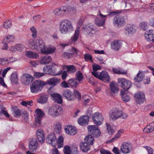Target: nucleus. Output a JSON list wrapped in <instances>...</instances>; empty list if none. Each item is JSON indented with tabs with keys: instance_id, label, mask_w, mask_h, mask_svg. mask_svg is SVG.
<instances>
[{
	"instance_id": "obj_1",
	"label": "nucleus",
	"mask_w": 154,
	"mask_h": 154,
	"mask_svg": "<svg viewBox=\"0 0 154 154\" xmlns=\"http://www.w3.org/2000/svg\"><path fill=\"white\" fill-rule=\"evenodd\" d=\"M59 29L62 33L66 34L74 30V27L70 20H64L60 23Z\"/></svg>"
},
{
	"instance_id": "obj_2",
	"label": "nucleus",
	"mask_w": 154,
	"mask_h": 154,
	"mask_svg": "<svg viewBox=\"0 0 154 154\" xmlns=\"http://www.w3.org/2000/svg\"><path fill=\"white\" fill-rule=\"evenodd\" d=\"M109 117L112 120H116L120 118L126 119L128 117V115L125 113L123 112L117 108H114L110 111Z\"/></svg>"
},
{
	"instance_id": "obj_3",
	"label": "nucleus",
	"mask_w": 154,
	"mask_h": 154,
	"mask_svg": "<svg viewBox=\"0 0 154 154\" xmlns=\"http://www.w3.org/2000/svg\"><path fill=\"white\" fill-rule=\"evenodd\" d=\"M45 83L41 81H35L30 86L31 92L33 93H37L41 91Z\"/></svg>"
},
{
	"instance_id": "obj_4",
	"label": "nucleus",
	"mask_w": 154,
	"mask_h": 154,
	"mask_svg": "<svg viewBox=\"0 0 154 154\" xmlns=\"http://www.w3.org/2000/svg\"><path fill=\"white\" fill-rule=\"evenodd\" d=\"M118 83L121 87L126 91L128 90L132 85L129 80L123 78H119L118 79Z\"/></svg>"
},
{
	"instance_id": "obj_5",
	"label": "nucleus",
	"mask_w": 154,
	"mask_h": 154,
	"mask_svg": "<svg viewBox=\"0 0 154 154\" xmlns=\"http://www.w3.org/2000/svg\"><path fill=\"white\" fill-rule=\"evenodd\" d=\"M36 116H35V125L37 127L41 126V121L45 115L44 113L39 109H37L35 111Z\"/></svg>"
},
{
	"instance_id": "obj_6",
	"label": "nucleus",
	"mask_w": 154,
	"mask_h": 154,
	"mask_svg": "<svg viewBox=\"0 0 154 154\" xmlns=\"http://www.w3.org/2000/svg\"><path fill=\"white\" fill-rule=\"evenodd\" d=\"M62 111L61 106H51L48 110V113L52 117H55L60 115Z\"/></svg>"
},
{
	"instance_id": "obj_7",
	"label": "nucleus",
	"mask_w": 154,
	"mask_h": 154,
	"mask_svg": "<svg viewBox=\"0 0 154 154\" xmlns=\"http://www.w3.org/2000/svg\"><path fill=\"white\" fill-rule=\"evenodd\" d=\"M94 123L97 126H99L102 123L103 118L102 114L98 112H95L92 117Z\"/></svg>"
},
{
	"instance_id": "obj_8",
	"label": "nucleus",
	"mask_w": 154,
	"mask_h": 154,
	"mask_svg": "<svg viewBox=\"0 0 154 154\" xmlns=\"http://www.w3.org/2000/svg\"><path fill=\"white\" fill-rule=\"evenodd\" d=\"M33 49H36L38 51H40L41 52L45 49L44 43L40 38H37L35 40V45L33 46Z\"/></svg>"
},
{
	"instance_id": "obj_9",
	"label": "nucleus",
	"mask_w": 154,
	"mask_h": 154,
	"mask_svg": "<svg viewBox=\"0 0 154 154\" xmlns=\"http://www.w3.org/2000/svg\"><path fill=\"white\" fill-rule=\"evenodd\" d=\"M74 8L68 6L61 7L60 8L55 9L54 11L55 14L58 15H63L65 13H69L71 12V10H73Z\"/></svg>"
},
{
	"instance_id": "obj_10",
	"label": "nucleus",
	"mask_w": 154,
	"mask_h": 154,
	"mask_svg": "<svg viewBox=\"0 0 154 154\" xmlns=\"http://www.w3.org/2000/svg\"><path fill=\"white\" fill-rule=\"evenodd\" d=\"M113 23L119 27L124 26L125 23L124 17L119 15L115 16L113 19Z\"/></svg>"
},
{
	"instance_id": "obj_11",
	"label": "nucleus",
	"mask_w": 154,
	"mask_h": 154,
	"mask_svg": "<svg viewBox=\"0 0 154 154\" xmlns=\"http://www.w3.org/2000/svg\"><path fill=\"white\" fill-rule=\"evenodd\" d=\"M132 148V146L130 143L125 142L121 146L120 150L123 153L127 154L130 152Z\"/></svg>"
},
{
	"instance_id": "obj_12",
	"label": "nucleus",
	"mask_w": 154,
	"mask_h": 154,
	"mask_svg": "<svg viewBox=\"0 0 154 154\" xmlns=\"http://www.w3.org/2000/svg\"><path fill=\"white\" fill-rule=\"evenodd\" d=\"M29 148L30 151L33 152L37 148L38 142L35 138L30 139L29 141Z\"/></svg>"
},
{
	"instance_id": "obj_13",
	"label": "nucleus",
	"mask_w": 154,
	"mask_h": 154,
	"mask_svg": "<svg viewBox=\"0 0 154 154\" xmlns=\"http://www.w3.org/2000/svg\"><path fill=\"white\" fill-rule=\"evenodd\" d=\"M46 140L47 143L54 146L56 141V137L54 133L49 134L47 136Z\"/></svg>"
},
{
	"instance_id": "obj_14",
	"label": "nucleus",
	"mask_w": 154,
	"mask_h": 154,
	"mask_svg": "<svg viewBox=\"0 0 154 154\" xmlns=\"http://www.w3.org/2000/svg\"><path fill=\"white\" fill-rule=\"evenodd\" d=\"M145 37L148 41L152 42H154V30L150 29L146 31Z\"/></svg>"
},
{
	"instance_id": "obj_15",
	"label": "nucleus",
	"mask_w": 154,
	"mask_h": 154,
	"mask_svg": "<svg viewBox=\"0 0 154 154\" xmlns=\"http://www.w3.org/2000/svg\"><path fill=\"white\" fill-rule=\"evenodd\" d=\"M62 95L63 97L69 101H73L75 100V96L73 93L69 89L64 91Z\"/></svg>"
},
{
	"instance_id": "obj_16",
	"label": "nucleus",
	"mask_w": 154,
	"mask_h": 154,
	"mask_svg": "<svg viewBox=\"0 0 154 154\" xmlns=\"http://www.w3.org/2000/svg\"><path fill=\"white\" fill-rule=\"evenodd\" d=\"M135 101L137 103L139 104L143 103L145 100L144 94L141 92H139L135 95Z\"/></svg>"
},
{
	"instance_id": "obj_17",
	"label": "nucleus",
	"mask_w": 154,
	"mask_h": 154,
	"mask_svg": "<svg viewBox=\"0 0 154 154\" xmlns=\"http://www.w3.org/2000/svg\"><path fill=\"white\" fill-rule=\"evenodd\" d=\"M109 86L111 93L116 94L119 91L118 84L115 81L111 82L109 84Z\"/></svg>"
},
{
	"instance_id": "obj_18",
	"label": "nucleus",
	"mask_w": 154,
	"mask_h": 154,
	"mask_svg": "<svg viewBox=\"0 0 154 154\" xmlns=\"http://www.w3.org/2000/svg\"><path fill=\"white\" fill-rule=\"evenodd\" d=\"M52 65H47L45 66L43 71L45 74L51 75H53L55 74V69H53Z\"/></svg>"
},
{
	"instance_id": "obj_19",
	"label": "nucleus",
	"mask_w": 154,
	"mask_h": 154,
	"mask_svg": "<svg viewBox=\"0 0 154 154\" xmlns=\"http://www.w3.org/2000/svg\"><path fill=\"white\" fill-rule=\"evenodd\" d=\"M34 78L28 74L23 75L22 81L26 85H28L34 80Z\"/></svg>"
},
{
	"instance_id": "obj_20",
	"label": "nucleus",
	"mask_w": 154,
	"mask_h": 154,
	"mask_svg": "<svg viewBox=\"0 0 154 154\" xmlns=\"http://www.w3.org/2000/svg\"><path fill=\"white\" fill-rule=\"evenodd\" d=\"M110 76L107 72L106 71H102L100 73V78L99 79L108 83L110 81Z\"/></svg>"
},
{
	"instance_id": "obj_21",
	"label": "nucleus",
	"mask_w": 154,
	"mask_h": 154,
	"mask_svg": "<svg viewBox=\"0 0 154 154\" xmlns=\"http://www.w3.org/2000/svg\"><path fill=\"white\" fill-rule=\"evenodd\" d=\"M66 132L71 135H74L76 133L77 130L75 127L72 125H67L64 128Z\"/></svg>"
},
{
	"instance_id": "obj_22",
	"label": "nucleus",
	"mask_w": 154,
	"mask_h": 154,
	"mask_svg": "<svg viewBox=\"0 0 154 154\" xmlns=\"http://www.w3.org/2000/svg\"><path fill=\"white\" fill-rule=\"evenodd\" d=\"M36 134L39 142L41 143H44L45 138L44 132L41 129H38L36 131Z\"/></svg>"
},
{
	"instance_id": "obj_23",
	"label": "nucleus",
	"mask_w": 154,
	"mask_h": 154,
	"mask_svg": "<svg viewBox=\"0 0 154 154\" xmlns=\"http://www.w3.org/2000/svg\"><path fill=\"white\" fill-rule=\"evenodd\" d=\"M111 46L112 49L118 51L122 46L121 41L120 40H116L111 43Z\"/></svg>"
},
{
	"instance_id": "obj_24",
	"label": "nucleus",
	"mask_w": 154,
	"mask_h": 154,
	"mask_svg": "<svg viewBox=\"0 0 154 154\" xmlns=\"http://www.w3.org/2000/svg\"><path fill=\"white\" fill-rule=\"evenodd\" d=\"M126 10H125L124 9L120 10H116L113 11L111 10L109 11V12L108 11L107 12V13H108L107 15L109 17H112L115 15L116 16L122 13L125 12V11Z\"/></svg>"
},
{
	"instance_id": "obj_25",
	"label": "nucleus",
	"mask_w": 154,
	"mask_h": 154,
	"mask_svg": "<svg viewBox=\"0 0 154 154\" xmlns=\"http://www.w3.org/2000/svg\"><path fill=\"white\" fill-rule=\"evenodd\" d=\"M89 118L88 116H84L80 117L78 120V123L81 125H87L88 124Z\"/></svg>"
},
{
	"instance_id": "obj_26",
	"label": "nucleus",
	"mask_w": 154,
	"mask_h": 154,
	"mask_svg": "<svg viewBox=\"0 0 154 154\" xmlns=\"http://www.w3.org/2000/svg\"><path fill=\"white\" fill-rule=\"evenodd\" d=\"M60 79L56 77L50 78L47 80L45 82V85L48 84L49 85L55 86L60 82Z\"/></svg>"
},
{
	"instance_id": "obj_27",
	"label": "nucleus",
	"mask_w": 154,
	"mask_h": 154,
	"mask_svg": "<svg viewBox=\"0 0 154 154\" xmlns=\"http://www.w3.org/2000/svg\"><path fill=\"white\" fill-rule=\"evenodd\" d=\"M52 60V59L51 57L47 54L43 57L40 60L39 62L41 64H46L49 63Z\"/></svg>"
},
{
	"instance_id": "obj_28",
	"label": "nucleus",
	"mask_w": 154,
	"mask_h": 154,
	"mask_svg": "<svg viewBox=\"0 0 154 154\" xmlns=\"http://www.w3.org/2000/svg\"><path fill=\"white\" fill-rule=\"evenodd\" d=\"M67 69V72L69 74L74 73L76 71L75 66L73 65L64 66L63 68V69H65V67Z\"/></svg>"
},
{
	"instance_id": "obj_29",
	"label": "nucleus",
	"mask_w": 154,
	"mask_h": 154,
	"mask_svg": "<svg viewBox=\"0 0 154 154\" xmlns=\"http://www.w3.org/2000/svg\"><path fill=\"white\" fill-rule=\"evenodd\" d=\"M107 18L103 19L100 17H97L95 20V24L98 26H103L105 23Z\"/></svg>"
},
{
	"instance_id": "obj_30",
	"label": "nucleus",
	"mask_w": 154,
	"mask_h": 154,
	"mask_svg": "<svg viewBox=\"0 0 154 154\" xmlns=\"http://www.w3.org/2000/svg\"><path fill=\"white\" fill-rule=\"evenodd\" d=\"M48 98V95L41 94H40V98L37 99L36 101L38 103L41 104L45 103L47 101Z\"/></svg>"
},
{
	"instance_id": "obj_31",
	"label": "nucleus",
	"mask_w": 154,
	"mask_h": 154,
	"mask_svg": "<svg viewBox=\"0 0 154 154\" xmlns=\"http://www.w3.org/2000/svg\"><path fill=\"white\" fill-rule=\"evenodd\" d=\"M125 30L128 34H132L136 32V27L133 25H128L125 27Z\"/></svg>"
},
{
	"instance_id": "obj_32",
	"label": "nucleus",
	"mask_w": 154,
	"mask_h": 154,
	"mask_svg": "<svg viewBox=\"0 0 154 154\" xmlns=\"http://www.w3.org/2000/svg\"><path fill=\"white\" fill-rule=\"evenodd\" d=\"M144 77L143 72L139 70L137 75V76L134 78V80L135 82H139L143 80Z\"/></svg>"
},
{
	"instance_id": "obj_33",
	"label": "nucleus",
	"mask_w": 154,
	"mask_h": 154,
	"mask_svg": "<svg viewBox=\"0 0 154 154\" xmlns=\"http://www.w3.org/2000/svg\"><path fill=\"white\" fill-rule=\"evenodd\" d=\"M52 97L54 98L55 102L59 104L62 103L63 100L60 95L57 93H55L52 95Z\"/></svg>"
},
{
	"instance_id": "obj_34",
	"label": "nucleus",
	"mask_w": 154,
	"mask_h": 154,
	"mask_svg": "<svg viewBox=\"0 0 154 154\" xmlns=\"http://www.w3.org/2000/svg\"><path fill=\"white\" fill-rule=\"evenodd\" d=\"M87 128L89 135L92 136V135L95 131H96V130L99 129L98 127L95 125H88Z\"/></svg>"
},
{
	"instance_id": "obj_35",
	"label": "nucleus",
	"mask_w": 154,
	"mask_h": 154,
	"mask_svg": "<svg viewBox=\"0 0 154 154\" xmlns=\"http://www.w3.org/2000/svg\"><path fill=\"white\" fill-rule=\"evenodd\" d=\"M54 131L56 133L59 134L61 131V124L60 122H56L54 125Z\"/></svg>"
},
{
	"instance_id": "obj_36",
	"label": "nucleus",
	"mask_w": 154,
	"mask_h": 154,
	"mask_svg": "<svg viewBox=\"0 0 154 154\" xmlns=\"http://www.w3.org/2000/svg\"><path fill=\"white\" fill-rule=\"evenodd\" d=\"M85 29L88 35L90 36H92L95 32V30L92 26H86Z\"/></svg>"
},
{
	"instance_id": "obj_37",
	"label": "nucleus",
	"mask_w": 154,
	"mask_h": 154,
	"mask_svg": "<svg viewBox=\"0 0 154 154\" xmlns=\"http://www.w3.org/2000/svg\"><path fill=\"white\" fill-rule=\"evenodd\" d=\"M80 146L81 150L85 152H87L90 149V146L85 142L81 143Z\"/></svg>"
},
{
	"instance_id": "obj_38",
	"label": "nucleus",
	"mask_w": 154,
	"mask_h": 154,
	"mask_svg": "<svg viewBox=\"0 0 154 154\" xmlns=\"http://www.w3.org/2000/svg\"><path fill=\"white\" fill-rule=\"evenodd\" d=\"M92 136L89 135L86 136L85 138V142L88 144L89 146L92 145L94 141V140Z\"/></svg>"
},
{
	"instance_id": "obj_39",
	"label": "nucleus",
	"mask_w": 154,
	"mask_h": 154,
	"mask_svg": "<svg viewBox=\"0 0 154 154\" xmlns=\"http://www.w3.org/2000/svg\"><path fill=\"white\" fill-rule=\"evenodd\" d=\"M121 94L122 95V100L125 102H127L130 99L129 96L125 93V91L122 90L121 91Z\"/></svg>"
},
{
	"instance_id": "obj_40",
	"label": "nucleus",
	"mask_w": 154,
	"mask_h": 154,
	"mask_svg": "<svg viewBox=\"0 0 154 154\" xmlns=\"http://www.w3.org/2000/svg\"><path fill=\"white\" fill-rule=\"evenodd\" d=\"M26 55L27 57L32 59H36L38 57V55L35 53H34L30 51H28L26 52Z\"/></svg>"
},
{
	"instance_id": "obj_41",
	"label": "nucleus",
	"mask_w": 154,
	"mask_h": 154,
	"mask_svg": "<svg viewBox=\"0 0 154 154\" xmlns=\"http://www.w3.org/2000/svg\"><path fill=\"white\" fill-rule=\"evenodd\" d=\"M12 110L15 117H17L21 115V111L17 108V106H12Z\"/></svg>"
},
{
	"instance_id": "obj_42",
	"label": "nucleus",
	"mask_w": 154,
	"mask_h": 154,
	"mask_svg": "<svg viewBox=\"0 0 154 154\" xmlns=\"http://www.w3.org/2000/svg\"><path fill=\"white\" fill-rule=\"evenodd\" d=\"M68 82L69 85L75 88H76V85L79 83L76 79L74 78L70 79L68 80Z\"/></svg>"
},
{
	"instance_id": "obj_43",
	"label": "nucleus",
	"mask_w": 154,
	"mask_h": 154,
	"mask_svg": "<svg viewBox=\"0 0 154 154\" xmlns=\"http://www.w3.org/2000/svg\"><path fill=\"white\" fill-rule=\"evenodd\" d=\"M112 71L114 74H116L125 75L127 73L126 71H124L123 69H119L113 68Z\"/></svg>"
},
{
	"instance_id": "obj_44",
	"label": "nucleus",
	"mask_w": 154,
	"mask_h": 154,
	"mask_svg": "<svg viewBox=\"0 0 154 154\" xmlns=\"http://www.w3.org/2000/svg\"><path fill=\"white\" fill-rule=\"evenodd\" d=\"M12 82L15 83L16 85L18 84V79L17 74L16 73H13L11 74V79Z\"/></svg>"
},
{
	"instance_id": "obj_45",
	"label": "nucleus",
	"mask_w": 154,
	"mask_h": 154,
	"mask_svg": "<svg viewBox=\"0 0 154 154\" xmlns=\"http://www.w3.org/2000/svg\"><path fill=\"white\" fill-rule=\"evenodd\" d=\"M83 77L82 73L80 71H77L75 74V79L77 81L78 80L79 82L81 81L83 79Z\"/></svg>"
},
{
	"instance_id": "obj_46",
	"label": "nucleus",
	"mask_w": 154,
	"mask_h": 154,
	"mask_svg": "<svg viewBox=\"0 0 154 154\" xmlns=\"http://www.w3.org/2000/svg\"><path fill=\"white\" fill-rule=\"evenodd\" d=\"M56 48L55 47L53 48H48L46 50L45 49L44 51H42V53H44L45 54H51L55 52Z\"/></svg>"
},
{
	"instance_id": "obj_47",
	"label": "nucleus",
	"mask_w": 154,
	"mask_h": 154,
	"mask_svg": "<svg viewBox=\"0 0 154 154\" xmlns=\"http://www.w3.org/2000/svg\"><path fill=\"white\" fill-rule=\"evenodd\" d=\"M74 95L75 96V99L76 98L79 101L81 99V93L76 90H74L73 92Z\"/></svg>"
},
{
	"instance_id": "obj_48",
	"label": "nucleus",
	"mask_w": 154,
	"mask_h": 154,
	"mask_svg": "<svg viewBox=\"0 0 154 154\" xmlns=\"http://www.w3.org/2000/svg\"><path fill=\"white\" fill-rule=\"evenodd\" d=\"M140 27L141 29L146 30L148 28V23L146 22H142L140 24Z\"/></svg>"
},
{
	"instance_id": "obj_49",
	"label": "nucleus",
	"mask_w": 154,
	"mask_h": 154,
	"mask_svg": "<svg viewBox=\"0 0 154 154\" xmlns=\"http://www.w3.org/2000/svg\"><path fill=\"white\" fill-rule=\"evenodd\" d=\"M107 126V131L109 135H112L114 132V131L111 125L107 123H106Z\"/></svg>"
},
{
	"instance_id": "obj_50",
	"label": "nucleus",
	"mask_w": 154,
	"mask_h": 154,
	"mask_svg": "<svg viewBox=\"0 0 154 154\" xmlns=\"http://www.w3.org/2000/svg\"><path fill=\"white\" fill-rule=\"evenodd\" d=\"M14 39V37L13 35H8L4 39L3 42L9 43L13 41Z\"/></svg>"
},
{
	"instance_id": "obj_51",
	"label": "nucleus",
	"mask_w": 154,
	"mask_h": 154,
	"mask_svg": "<svg viewBox=\"0 0 154 154\" xmlns=\"http://www.w3.org/2000/svg\"><path fill=\"white\" fill-rule=\"evenodd\" d=\"M3 27L8 29L11 27L12 26L11 22L9 20L5 21L2 25Z\"/></svg>"
},
{
	"instance_id": "obj_52",
	"label": "nucleus",
	"mask_w": 154,
	"mask_h": 154,
	"mask_svg": "<svg viewBox=\"0 0 154 154\" xmlns=\"http://www.w3.org/2000/svg\"><path fill=\"white\" fill-rule=\"evenodd\" d=\"M154 130L152 127H151L150 124L149 125L146 126L143 129V131L144 133H147L152 132Z\"/></svg>"
},
{
	"instance_id": "obj_53",
	"label": "nucleus",
	"mask_w": 154,
	"mask_h": 154,
	"mask_svg": "<svg viewBox=\"0 0 154 154\" xmlns=\"http://www.w3.org/2000/svg\"><path fill=\"white\" fill-rule=\"evenodd\" d=\"M79 35V31H75L73 36L71 38V39L72 42L77 41Z\"/></svg>"
},
{
	"instance_id": "obj_54",
	"label": "nucleus",
	"mask_w": 154,
	"mask_h": 154,
	"mask_svg": "<svg viewBox=\"0 0 154 154\" xmlns=\"http://www.w3.org/2000/svg\"><path fill=\"white\" fill-rule=\"evenodd\" d=\"M63 152L65 154H71V150L70 147L68 146H65L63 149Z\"/></svg>"
},
{
	"instance_id": "obj_55",
	"label": "nucleus",
	"mask_w": 154,
	"mask_h": 154,
	"mask_svg": "<svg viewBox=\"0 0 154 154\" xmlns=\"http://www.w3.org/2000/svg\"><path fill=\"white\" fill-rule=\"evenodd\" d=\"M30 30L32 32V37L33 38H36L37 35V31L35 28L33 26H32L30 28Z\"/></svg>"
},
{
	"instance_id": "obj_56",
	"label": "nucleus",
	"mask_w": 154,
	"mask_h": 154,
	"mask_svg": "<svg viewBox=\"0 0 154 154\" xmlns=\"http://www.w3.org/2000/svg\"><path fill=\"white\" fill-rule=\"evenodd\" d=\"M34 76L36 78H39L42 76H43L45 75V74L44 72H35L33 74Z\"/></svg>"
},
{
	"instance_id": "obj_57",
	"label": "nucleus",
	"mask_w": 154,
	"mask_h": 154,
	"mask_svg": "<svg viewBox=\"0 0 154 154\" xmlns=\"http://www.w3.org/2000/svg\"><path fill=\"white\" fill-rule=\"evenodd\" d=\"M33 102L32 100H30L27 102L25 101H22L20 103V104L23 106H26L27 105L30 106H31V104H32Z\"/></svg>"
},
{
	"instance_id": "obj_58",
	"label": "nucleus",
	"mask_w": 154,
	"mask_h": 154,
	"mask_svg": "<svg viewBox=\"0 0 154 154\" xmlns=\"http://www.w3.org/2000/svg\"><path fill=\"white\" fill-rule=\"evenodd\" d=\"M84 58L85 61H88L90 60L92 62V57L91 55L85 54L84 55Z\"/></svg>"
},
{
	"instance_id": "obj_59",
	"label": "nucleus",
	"mask_w": 154,
	"mask_h": 154,
	"mask_svg": "<svg viewBox=\"0 0 154 154\" xmlns=\"http://www.w3.org/2000/svg\"><path fill=\"white\" fill-rule=\"evenodd\" d=\"M72 53H69L68 54V57H72L74 54L76 53L77 54L78 52V50L76 49L75 48L72 47Z\"/></svg>"
},
{
	"instance_id": "obj_60",
	"label": "nucleus",
	"mask_w": 154,
	"mask_h": 154,
	"mask_svg": "<svg viewBox=\"0 0 154 154\" xmlns=\"http://www.w3.org/2000/svg\"><path fill=\"white\" fill-rule=\"evenodd\" d=\"M101 135V132L99 129L96 130V131H95L94 134L92 135V137H99Z\"/></svg>"
},
{
	"instance_id": "obj_61",
	"label": "nucleus",
	"mask_w": 154,
	"mask_h": 154,
	"mask_svg": "<svg viewBox=\"0 0 154 154\" xmlns=\"http://www.w3.org/2000/svg\"><path fill=\"white\" fill-rule=\"evenodd\" d=\"M143 147L147 150L148 153V154H153V149L152 148L149 146H143Z\"/></svg>"
},
{
	"instance_id": "obj_62",
	"label": "nucleus",
	"mask_w": 154,
	"mask_h": 154,
	"mask_svg": "<svg viewBox=\"0 0 154 154\" xmlns=\"http://www.w3.org/2000/svg\"><path fill=\"white\" fill-rule=\"evenodd\" d=\"M93 71H97L98 70L101 69V67L97 64H94L92 65Z\"/></svg>"
},
{
	"instance_id": "obj_63",
	"label": "nucleus",
	"mask_w": 154,
	"mask_h": 154,
	"mask_svg": "<svg viewBox=\"0 0 154 154\" xmlns=\"http://www.w3.org/2000/svg\"><path fill=\"white\" fill-rule=\"evenodd\" d=\"M23 48V46L20 44H18L16 46V50H18L19 51H22Z\"/></svg>"
},
{
	"instance_id": "obj_64",
	"label": "nucleus",
	"mask_w": 154,
	"mask_h": 154,
	"mask_svg": "<svg viewBox=\"0 0 154 154\" xmlns=\"http://www.w3.org/2000/svg\"><path fill=\"white\" fill-rule=\"evenodd\" d=\"M100 152L101 154H113L111 153L110 151L103 149H101Z\"/></svg>"
}]
</instances>
